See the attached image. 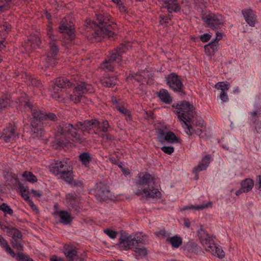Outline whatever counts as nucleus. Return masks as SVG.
Here are the masks:
<instances>
[{"label": "nucleus", "instance_id": "obj_1", "mask_svg": "<svg viewBox=\"0 0 261 261\" xmlns=\"http://www.w3.org/2000/svg\"><path fill=\"white\" fill-rule=\"evenodd\" d=\"M109 127L107 120H102V121L87 120L83 123L79 122L75 125L63 123L58 128L53 146L56 149L68 150L74 146L73 142L81 140V133L85 132L92 134L94 133L100 136L103 141L109 142L114 138L113 135L107 133Z\"/></svg>", "mask_w": 261, "mask_h": 261}, {"label": "nucleus", "instance_id": "obj_2", "mask_svg": "<svg viewBox=\"0 0 261 261\" xmlns=\"http://www.w3.org/2000/svg\"><path fill=\"white\" fill-rule=\"evenodd\" d=\"M93 91L92 85L83 82L72 83L65 77L57 78L51 87L53 98L59 102L69 98L75 103H87L88 99L86 94Z\"/></svg>", "mask_w": 261, "mask_h": 261}, {"label": "nucleus", "instance_id": "obj_3", "mask_svg": "<svg viewBox=\"0 0 261 261\" xmlns=\"http://www.w3.org/2000/svg\"><path fill=\"white\" fill-rule=\"evenodd\" d=\"M130 42L121 44L120 46L110 53L108 59L106 60L100 65V68L106 73L100 79L101 85L106 87H112L117 82V76L112 73L117 64L118 66L123 67L125 62L123 61L122 55L131 48Z\"/></svg>", "mask_w": 261, "mask_h": 261}, {"label": "nucleus", "instance_id": "obj_4", "mask_svg": "<svg viewBox=\"0 0 261 261\" xmlns=\"http://www.w3.org/2000/svg\"><path fill=\"white\" fill-rule=\"evenodd\" d=\"M178 118L182 127L188 135L196 134L200 136L204 127V122L197 117L194 107L189 102L182 101L176 107Z\"/></svg>", "mask_w": 261, "mask_h": 261}, {"label": "nucleus", "instance_id": "obj_5", "mask_svg": "<svg viewBox=\"0 0 261 261\" xmlns=\"http://www.w3.org/2000/svg\"><path fill=\"white\" fill-rule=\"evenodd\" d=\"M19 107L22 111L29 112L31 113L32 118L31 120L32 131L36 134L37 137H42L44 135V125L47 120L56 121L57 116L50 112L44 113L38 108L33 106L30 101L21 102Z\"/></svg>", "mask_w": 261, "mask_h": 261}, {"label": "nucleus", "instance_id": "obj_6", "mask_svg": "<svg viewBox=\"0 0 261 261\" xmlns=\"http://www.w3.org/2000/svg\"><path fill=\"white\" fill-rule=\"evenodd\" d=\"M95 20H91L90 19L86 20L85 25L88 31H91L93 38L97 39L101 37H113L116 35V24L108 23V19L101 14L96 15Z\"/></svg>", "mask_w": 261, "mask_h": 261}, {"label": "nucleus", "instance_id": "obj_7", "mask_svg": "<svg viewBox=\"0 0 261 261\" xmlns=\"http://www.w3.org/2000/svg\"><path fill=\"white\" fill-rule=\"evenodd\" d=\"M135 184L137 189L135 192L136 195H143L149 198L161 197V192L155 188L156 179L153 175L148 173H139L135 179Z\"/></svg>", "mask_w": 261, "mask_h": 261}, {"label": "nucleus", "instance_id": "obj_8", "mask_svg": "<svg viewBox=\"0 0 261 261\" xmlns=\"http://www.w3.org/2000/svg\"><path fill=\"white\" fill-rule=\"evenodd\" d=\"M46 34L49 40V50L43 59V64L46 68L54 67L58 60L59 46L57 44V37L53 34V29L47 26Z\"/></svg>", "mask_w": 261, "mask_h": 261}, {"label": "nucleus", "instance_id": "obj_9", "mask_svg": "<svg viewBox=\"0 0 261 261\" xmlns=\"http://www.w3.org/2000/svg\"><path fill=\"white\" fill-rule=\"evenodd\" d=\"M198 236L200 243L206 251L220 258L224 257V251L215 244L214 238L210 236L202 227L198 231Z\"/></svg>", "mask_w": 261, "mask_h": 261}, {"label": "nucleus", "instance_id": "obj_10", "mask_svg": "<svg viewBox=\"0 0 261 261\" xmlns=\"http://www.w3.org/2000/svg\"><path fill=\"white\" fill-rule=\"evenodd\" d=\"M72 169L73 168L70 164H60V166L51 165L49 166L50 171L54 175H60L62 179L72 185L82 186L83 184L81 181H77L73 179Z\"/></svg>", "mask_w": 261, "mask_h": 261}, {"label": "nucleus", "instance_id": "obj_11", "mask_svg": "<svg viewBox=\"0 0 261 261\" xmlns=\"http://www.w3.org/2000/svg\"><path fill=\"white\" fill-rule=\"evenodd\" d=\"M59 31L62 34L63 44L66 46L73 44L75 38L74 28L73 22L68 17L62 19L59 27Z\"/></svg>", "mask_w": 261, "mask_h": 261}, {"label": "nucleus", "instance_id": "obj_12", "mask_svg": "<svg viewBox=\"0 0 261 261\" xmlns=\"http://www.w3.org/2000/svg\"><path fill=\"white\" fill-rule=\"evenodd\" d=\"M161 3L163 6L166 8L168 13L165 15H160V23L161 25H167L172 19L173 12L178 13L180 11V7L178 3V0H158Z\"/></svg>", "mask_w": 261, "mask_h": 261}, {"label": "nucleus", "instance_id": "obj_13", "mask_svg": "<svg viewBox=\"0 0 261 261\" xmlns=\"http://www.w3.org/2000/svg\"><path fill=\"white\" fill-rule=\"evenodd\" d=\"M165 80L166 85L174 92L180 96L185 95V87L180 76L174 72H172L165 77Z\"/></svg>", "mask_w": 261, "mask_h": 261}, {"label": "nucleus", "instance_id": "obj_14", "mask_svg": "<svg viewBox=\"0 0 261 261\" xmlns=\"http://www.w3.org/2000/svg\"><path fill=\"white\" fill-rule=\"evenodd\" d=\"M202 20L205 27L213 30L220 29L224 24L225 20L223 16L218 13H208L203 15Z\"/></svg>", "mask_w": 261, "mask_h": 261}, {"label": "nucleus", "instance_id": "obj_15", "mask_svg": "<svg viewBox=\"0 0 261 261\" xmlns=\"http://www.w3.org/2000/svg\"><path fill=\"white\" fill-rule=\"evenodd\" d=\"M141 243L142 241L137 234H132L129 236L121 235L119 239L118 245L124 250H133L138 244Z\"/></svg>", "mask_w": 261, "mask_h": 261}, {"label": "nucleus", "instance_id": "obj_16", "mask_svg": "<svg viewBox=\"0 0 261 261\" xmlns=\"http://www.w3.org/2000/svg\"><path fill=\"white\" fill-rule=\"evenodd\" d=\"M158 139L162 143L166 142L174 145H180L181 143L180 138L170 130L159 129L158 131Z\"/></svg>", "mask_w": 261, "mask_h": 261}, {"label": "nucleus", "instance_id": "obj_17", "mask_svg": "<svg viewBox=\"0 0 261 261\" xmlns=\"http://www.w3.org/2000/svg\"><path fill=\"white\" fill-rule=\"evenodd\" d=\"M18 138L15 124L9 123L3 130L0 138L7 143L12 142Z\"/></svg>", "mask_w": 261, "mask_h": 261}, {"label": "nucleus", "instance_id": "obj_18", "mask_svg": "<svg viewBox=\"0 0 261 261\" xmlns=\"http://www.w3.org/2000/svg\"><path fill=\"white\" fill-rule=\"evenodd\" d=\"M111 101L115 106L117 110L125 116V119L127 121H130L132 120L131 112L127 109V104L125 102L115 96H112Z\"/></svg>", "mask_w": 261, "mask_h": 261}, {"label": "nucleus", "instance_id": "obj_19", "mask_svg": "<svg viewBox=\"0 0 261 261\" xmlns=\"http://www.w3.org/2000/svg\"><path fill=\"white\" fill-rule=\"evenodd\" d=\"M95 193V196L99 201L109 199L111 197L109 187L101 182L96 185Z\"/></svg>", "mask_w": 261, "mask_h": 261}, {"label": "nucleus", "instance_id": "obj_20", "mask_svg": "<svg viewBox=\"0 0 261 261\" xmlns=\"http://www.w3.org/2000/svg\"><path fill=\"white\" fill-rule=\"evenodd\" d=\"M249 119L254 125L255 130L258 134H261V107H257L252 112L249 113Z\"/></svg>", "mask_w": 261, "mask_h": 261}, {"label": "nucleus", "instance_id": "obj_21", "mask_svg": "<svg viewBox=\"0 0 261 261\" xmlns=\"http://www.w3.org/2000/svg\"><path fill=\"white\" fill-rule=\"evenodd\" d=\"M242 13L247 23L250 27H254L257 22L255 12L251 9H245L242 11Z\"/></svg>", "mask_w": 261, "mask_h": 261}, {"label": "nucleus", "instance_id": "obj_22", "mask_svg": "<svg viewBox=\"0 0 261 261\" xmlns=\"http://www.w3.org/2000/svg\"><path fill=\"white\" fill-rule=\"evenodd\" d=\"M41 39L38 34H34L29 36L27 42L24 46L27 51H31L35 48L39 46Z\"/></svg>", "mask_w": 261, "mask_h": 261}, {"label": "nucleus", "instance_id": "obj_23", "mask_svg": "<svg viewBox=\"0 0 261 261\" xmlns=\"http://www.w3.org/2000/svg\"><path fill=\"white\" fill-rule=\"evenodd\" d=\"M158 97L164 103L170 104L173 101V98L167 89L162 88L157 93Z\"/></svg>", "mask_w": 261, "mask_h": 261}, {"label": "nucleus", "instance_id": "obj_24", "mask_svg": "<svg viewBox=\"0 0 261 261\" xmlns=\"http://www.w3.org/2000/svg\"><path fill=\"white\" fill-rule=\"evenodd\" d=\"M219 44L211 41L210 43L204 46V51L206 55L211 56L215 54L217 50Z\"/></svg>", "mask_w": 261, "mask_h": 261}, {"label": "nucleus", "instance_id": "obj_25", "mask_svg": "<svg viewBox=\"0 0 261 261\" xmlns=\"http://www.w3.org/2000/svg\"><path fill=\"white\" fill-rule=\"evenodd\" d=\"M59 216L60 217L59 222L65 225L70 223L72 220L71 215L67 212L61 211L59 212Z\"/></svg>", "mask_w": 261, "mask_h": 261}, {"label": "nucleus", "instance_id": "obj_26", "mask_svg": "<svg viewBox=\"0 0 261 261\" xmlns=\"http://www.w3.org/2000/svg\"><path fill=\"white\" fill-rule=\"evenodd\" d=\"M65 255L70 261H73V258L77 255V250L75 248L70 246H65L64 249Z\"/></svg>", "mask_w": 261, "mask_h": 261}, {"label": "nucleus", "instance_id": "obj_27", "mask_svg": "<svg viewBox=\"0 0 261 261\" xmlns=\"http://www.w3.org/2000/svg\"><path fill=\"white\" fill-rule=\"evenodd\" d=\"M4 228L7 229V233L12 236V240H22V236L19 230L14 227L8 228L6 226Z\"/></svg>", "mask_w": 261, "mask_h": 261}, {"label": "nucleus", "instance_id": "obj_28", "mask_svg": "<svg viewBox=\"0 0 261 261\" xmlns=\"http://www.w3.org/2000/svg\"><path fill=\"white\" fill-rule=\"evenodd\" d=\"M166 241L170 243L173 248H178L181 245L182 242L181 238L177 236L167 238Z\"/></svg>", "mask_w": 261, "mask_h": 261}, {"label": "nucleus", "instance_id": "obj_29", "mask_svg": "<svg viewBox=\"0 0 261 261\" xmlns=\"http://www.w3.org/2000/svg\"><path fill=\"white\" fill-rule=\"evenodd\" d=\"M0 245L5 249V251L10 255L12 257H14L15 253L14 251L10 247L7 241L2 235H0Z\"/></svg>", "mask_w": 261, "mask_h": 261}, {"label": "nucleus", "instance_id": "obj_30", "mask_svg": "<svg viewBox=\"0 0 261 261\" xmlns=\"http://www.w3.org/2000/svg\"><path fill=\"white\" fill-rule=\"evenodd\" d=\"M141 244H138L133 251L135 252V255L137 257H143L147 255V250L146 248L142 246Z\"/></svg>", "mask_w": 261, "mask_h": 261}, {"label": "nucleus", "instance_id": "obj_31", "mask_svg": "<svg viewBox=\"0 0 261 261\" xmlns=\"http://www.w3.org/2000/svg\"><path fill=\"white\" fill-rule=\"evenodd\" d=\"M253 185V181L250 178H247L243 180L241 182V187L244 190V193L248 192L251 191Z\"/></svg>", "mask_w": 261, "mask_h": 261}, {"label": "nucleus", "instance_id": "obj_32", "mask_svg": "<svg viewBox=\"0 0 261 261\" xmlns=\"http://www.w3.org/2000/svg\"><path fill=\"white\" fill-rule=\"evenodd\" d=\"M13 6V0H0V13L7 11Z\"/></svg>", "mask_w": 261, "mask_h": 261}, {"label": "nucleus", "instance_id": "obj_33", "mask_svg": "<svg viewBox=\"0 0 261 261\" xmlns=\"http://www.w3.org/2000/svg\"><path fill=\"white\" fill-rule=\"evenodd\" d=\"M18 189L23 199L25 201H29L30 197L29 196V192L28 187L21 183H19L18 184Z\"/></svg>", "mask_w": 261, "mask_h": 261}, {"label": "nucleus", "instance_id": "obj_34", "mask_svg": "<svg viewBox=\"0 0 261 261\" xmlns=\"http://www.w3.org/2000/svg\"><path fill=\"white\" fill-rule=\"evenodd\" d=\"M79 159L82 163H90L93 162V156L87 152H84L79 155Z\"/></svg>", "mask_w": 261, "mask_h": 261}, {"label": "nucleus", "instance_id": "obj_35", "mask_svg": "<svg viewBox=\"0 0 261 261\" xmlns=\"http://www.w3.org/2000/svg\"><path fill=\"white\" fill-rule=\"evenodd\" d=\"M14 258H15L18 261H34L28 254L22 252H18L15 254Z\"/></svg>", "mask_w": 261, "mask_h": 261}, {"label": "nucleus", "instance_id": "obj_36", "mask_svg": "<svg viewBox=\"0 0 261 261\" xmlns=\"http://www.w3.org/2000/svg\"><path fill=\"white\" fill-rule=\"evenodd\" d=\"M22 176L26 178V180L31 183H35L37 181V177L31 172L25 171Z\"/></svg>", "mask_w": 261, "mask_h": 261}, {"label": "nucleus", "instance_id": "obj_37", "mask_svg": "<svg viewBox=\"0 0 261 261\" xmlns=\"http://www.w3.org/2000/svg\"><path fill=\"white\" fill-rule=\"evenodd\" d=\"M211 203L207 204H200L198 205H191V206H186L181 209V211H185L188 209H194L196 210H203L209 206H211Z\"/></svg>", "mask_w": 261, "mask_h": 261}, {"label": "nucleus", "instance_id": "obj_38", "mask_svg": "<svg viewBox=\"0 0 261 261\" xmlns=\"http://www.w3.org/2000/svg\"><path fill=\"white\" fill-rule=\"evenodd\" d=\"M207 167L208 165L207 164H198L197 166L194 168L193 173L195 174V179L196 180L198 179L197 173L200 171L205 170Z\"/></svg>", "mask_w": 261, "mask_h": 261}, {"label": "nucleus", "instance_id": "obj_39", "mask_svg": "<svg viewBox=\"0 0 261 261\" xmlns=\"http://www.w3.org/2000/svg\"><path fill=\"white\" fill-rule=\"evenodd\" d=\"M21 242L22 240H12L11 243L12 247L16 250L23 251L24 247Z\"/></svg>", "mask_w": 261, "mask_h": 261}, {"label": "nucleus", "instance_id": "obj_40", "mask_svg": "<svg viewBox=\"0 0 261 261\" xmlns=\"http://www.w3.org/2000/svg\"><path fill=\"white\" fill-rule=\"evenodd\" d=\"M0 210L5 214H8L12 216L13 214V210L5 203H3L0 205Z\"/></svg>", "mask_w": 261, "mask_h": 261}, {"label": "nucleus", "instance_id": "obj_41", "mask_svg": "<svg viewBox=\"0 0 261 261\" xmlns=\"http://www.w3.org/2000/svg\"><path fill=\"white\" fill-rule=\"evenodd\" d=\"M186 249L189 251L196 252L198 250L197 245L195 242L192 241L188 242L186 246Z\"/></svg>", "mask_w": 261, "mask_h": 261}, {"label": "nucleus", "instance_id": "obj_42", "mask_svg": "<svg viewBox=\"0 0 261 261\" xmlns=\"http://www.w3.org/2000/svg\"><path fill=\"white\" fill-rule=\"evenodd\" d=\"M215 88L221 90V92H227L229 88V85L224 82H218L215 85Z\"/></svg>", "mask_w": 261, "mask_h": 261}, {"label": "nucleus", "instance_id": "obj_43", "mask_svg": "<svg viewBox=\"0 0 261 261\" xmlns=\"http://www.w3.org/2000/svg\"><path fill=\"white\" fill-rule=\"evenodd\" d=\"M10 100L8 98H0V112L9 105Z\"/></svg>", "mask_w": 261, "mask_h": 261}, {"label": "nucleus", "instance_id": "obj_44", "mask_svg": "<svg viewBox=\"0 0 261 261\" xmlns=\"http://www.w3.org/2000/svg\"><path fill=\"white\" fill-rule=\"evenodd\" d=\"M161 150L166 154H171L174 152V148L171 146H164L161 147Z\"/></svg>", "mask_w": 261, "mask_h": 261}, {"label": "nucleus", "instance_id": "obj_45", "mask_svg": "<svg viewBox=\"0 0 261 261\" xmlns=\"http://www.w3.org/2000/svg\"><path fill=\"white\" fill-rule=\"evenodd\" d=\"M103 231L105 233L108 235L110 238L115 239L116 238L117 232L116 231L110 229H106Z\"/></svg>", "mask_w": 261, "mask_h": 261}, {"label": "nucleus", "instance_id": "obj_46", "mask_svg": "<svg viewBox=\"0 0 261 261\" xmlns=\"http://www.w3.org/2000/svg\"><path fill=\"white\" fill-rule=\"evenodd\" d=\"M212 35L209 33H204L199 36L200 41L203 43H205L210 40Z\"/></svg>", "mask_w": 261, "mask_h": 261}, {"label": "nucleus", "instance_id": "obj_47", "mask_svg": "<svg viewBox=\"0 0 261 261\" xmlns=\"http://www.w3.org/2000/svg\"><path fill=\"white\" fill-rule=\"evenodd\" d=\"M125 164H118L119 167L121 169L122 172L125 176L130 175V172L129 169L125 167Z\"/></svg>", "mask_w": 261, "mask_h": 261}, {"label": "nucleus", "instance_id": "obj_48", "mask_svg": "<svg viewBox=\"0 0 261 261\" xmlns=\"http://www.w3.org/2000/svg\"><path fill=\"white\" fill-rule=\"evenodd\" d=\"M213 161L212 157L210 154H206L202 158L201 163H210ZM200 163V162L199 163Z\"/></svg>", "mask_w": 261, "mask_h": 261}, {"label": "nucleus", "instance_id": "obj_49", "mask_svg": "<svg viewBox=\"0 0 261 261\" xmlns=\"http://www.w3.org/2000/svg\"><path fill=\"white\" fill-rule=\"evenodd\" d=\"M66 198L71 202L76 200L77 195L73 193H68L66 195Z\"/></svg>", "mask_w": 261, "mask_h": 261}, {"label": "nucleus", "instance_id": "obj_50", "mask_svg": "<svg viewBox=\"0 0 261 261\" xmlns=\"http://www.w3.org/2000/svg\"><path fill=\"white\" fill-rule=\"evenodd\" d=\"M220 98L223 102H227L228 100V97L226 92H221L220 95Z\"/></svg>", "mask_w": 261, "mask_h": 261}, {"label": "nucleus", "instance_id": "obj_51", "mask_svg": "<svg viewBox=\"0 0 261 261\" xmlns=\"http://www.w3.org/2000/svg\"><path fill=\"white\" fill-rule=\"evenodd\" d=\"M216 36L215 38L213 39L212 41L217 43V44H219V41L222 38V33H221L219 32H217L216 33Z\"/></svg>", "mask_w": 261, "mask_h": 261}, {"label": "nucleus", "instance_id": "obj_52", "mask_svg": "<svg viewBox=\"0 0 261 261\" xmlns=\"http://www.w3.org/2000/svg\"><path fill=\"white\" fill-rule=\"evenodd\" d=\"M155 234L157 236H163L164 237H167L168 236V234L167 231H166L165 230H161L159 231H156L155 232Z\"/></svg>", "mask_w": 261, "mask_h": 261}, {"label": "nucleus", "instance_id": "obj_53", "mask_svg": "<svg viewBox=\"0 0 261 261\" xmlns=\"http://www.w3.org/2000/svg\"><path fill=\"white\" fill-rule=\"evenodd\" d=\"M2 29L5 30L6 32H9L11 30V25L7 22H5L2 26H1Z\"/></svg>", "mask_w": 261, "mask_h": 261}, {"label": "nucleus", "instance_id": "obj_54", "mask_svg": "<svg viewBox=\"0 0 261 261\" xmlns=\"http://www.w3.org/2000/svg\"><path fill=\"white\" fill-rule=\"evenodd\" d=\"M116 5L121 12H125L126 11V8L123 5L122 2L120 3L119 5Z\"/></svg>", "mask_w": 261, "mask_h": 261}, {"label": "nucleus", "instance_id": "obj_55", "mask_svg": "<svg viewBox=\"0 0 261 261\" xmlns=\"http://www.w3.org/2000/svg\"><path fill=\"white\" fill-rule=\"evenodd\" d=\"M194 4L197 6L204 5L205 3V0H193Z\"/></svg>", "mask_w": 261, "mask_h": 261}, {"label": "nucleus", "instance_id": "obj_56", "mask_svg": "<svg viewBox=\"0 0 261 261\" xmlns=\"http://www.w3.org/2000/svg\"><path fill=\"white\" fill-rule=\"evenodd\" d=\"M31 83L34 86L39 87L41 85L40 81L36 79H32Z\"/></svg>", "mask_w": 261, "mask_h": 261}, {"label": "nucleus", "instance_id": "obj_57", "mask_svg": "<svg viewBox=\"0 0 261 261\" xmlns=\"http://www.w3.org/2000/svg\"><path fill=\"white\" fill-rule=\"evenodd\" d=\"M257 184L255 185V187L257 189H260L261 188V177L260 175L257 176Z\"/></svg>", "mask_w": 261, "mask_h": 261}, {"label": "nucleus", "instance_id": "obj_58", "mask_svg": "<svg viewBox=\"0 0 261 261\" xmlns=\"http://www.w3.org/2000/svg\"><path fill=\"white\" fill-rule=\"evenodd\" d=\"M31 192L33 195L35 197H40L42 196V194L36 190L32 189L31 190Z\"/></svg>", "mask_w": 261, "mask_h": 261}, {"label": "nucleus", "instance_id": "obj_59", "mask_svg": "<svg viewBox=\"0 0 261 261\" xmlns=\"http://www.w3.org/2000/svg\"><path fill=\"white\" fill-rule=\"evenodd\" d=\"M28 202H29V203L30 204V205L31 206L32 208L34 211L37 210L36 206L34 204V203L32 201L30 200L29 201H28Z\"/></svg>", "mask_w": 261, "mask_h": 261}, {"label": "nucleus", "instance_id": "obj_60", "mask_svg": "<svg viewBox=\"0 0 261 261\" xmlns=\"http://www.w3.org/2000/svg\"><path fill=\"white\" fill-rule=\"evenodd\" d=\"M50 261H63V259L61 258H58L57 256H53L50 258Z\"/></svg>", "mask_w": 261, "mask_h": 261}, {"label": "nucleus", "instance_id": "obj_61", "mask_svg": "<svg viewBox=\"0 0 261 261\" xmlns=\"http://www.w3.org/2000/svg\"><path fill=\"white\" fill-rule=\"evenodd\" d=\"M54 163H68V161L67 160H65L64 159L63 160H58L57 161H55Z\"/></svg>", "mask_w": 261, "mask_h": 261}, {"label": "nucleus", "instance_id": "obj_62", "mask_svg": "<svg viewBox=\"0 0 261 261\" xmlns=\"http://www.w3.org/2000/svg\"><path fill=\"white\" fill-rule=\"evenodd\" d=\"M243 193H244V190L241 187V188L240 190H238V191H237L236 192V195L237 196H239V195H240V194H241Z\"/></svg>", "mask_w": 261, "mask_h": 261}, {"label": "nucleus", "instance_id": "obj_63", "mask_svg": "<svg viewBox=\"0 0 261 261\" xmlns=\"http://www.w3.org/2000/svg\"><path fill=\"white\" fill-rule=\"evenodd\" d=\"M184 225L187 227H189L190 226V222L187 220H184Z\"/></svg>", "mask_w": 261, "mask_h": 261}, {"label": "nucleus", "instance_id": "obj_64", "mask_svg": "<svg viewBox=\"0 0 261 261\" xmlns=\"http://www.w3.org/2000/svg\"><path fill=\"white\" fill-rule=\"evenodd\" d=\"M111 1L116 5H119L120 3L122 2L121 0H111Z\"/></svg>", "mask_w": 261, "mask_h": 261}]
</instances>
